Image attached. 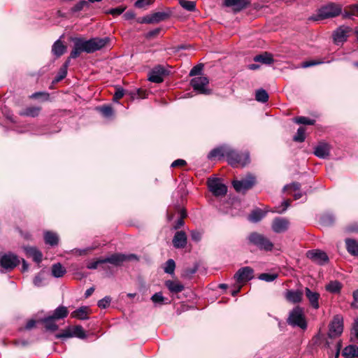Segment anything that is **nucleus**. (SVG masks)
Returning <instances> with one entry per match:
<instances>
[{"label": "nucleus", "mask_w": 358, "mask_h": 358, "mask_svg": "<svg viewBox=\"0 0 358 358\" xmlns=\"http://www.w3.org/2000/svg\"><path fill=\"white\" fill-rule=\"evenodd\" d=\"M73 41L74 44L70 54V58L76 59L83 52L92 53L101 50L109 43L110 38L108 37L92 38L86 41L81 38H75Z\"/></svg>", "instance_id": "1"}, {"label": "nucleus", "mask_w": 358, "mask_h": 358, "mask_svg": "<svg viewBox=\"0 0 358 358\" xmlns=\"http://www.w3.org/2000/svg\"><path fill=\"white\" fill-rule=\"evenodd\" d=\"M247 239L250 245L262 251L271 252L274 248V244L268 237L258 232L250 233Z\"/></svg>", "instance_id": "2"}, {"label": "nucleus", "mask_w": 358, "mask_h": 358, "mask_svg": "<svg viewBox=\"0 0 358 358\" xmlns=\"http://www.w3.org/2000/svg\"><path fill=\"white\" fill-rule=\"evenodd\" d=\"M341 12V8L340 6L334 3H329L320 8L317 13L310 16L308 18V20L319 21L324 19L332 18L339 15Z\"/></svg>", "instance_id": "3"}, {"label": "nucleus", "mask_w": 358, "mask_h": 358, "mask_svg": "<svg viewBox=\"0 0 358 358\" xmlns=\"http://www.w3.org/2000/svg\"><path fill=\"white\" fill-rule=\"evenodd\" d=\"M227 159L233 167L245 166L250 162V155L248 152H239L229 147Z\"/></svg>", "instance_id": "4"}, {"label": "nucleus", "mask_w": 358, "mask_h": 358, "mask_svg": "<svg viewBox=\"0 0 358 358\" xmlns=\"http://www.w3.org/2000/svg\"><path fill=\"white\" fill-rule=\"evenodd\" d=\"M287 322L292 327H299L302 329H306L307 323L303 315V309L299 306L293 308L290 312Z\"/></svg>", "instance_id": "5"}, {"label": "nucleus", "mask_w": 358, "mask_h": 358, "mask_svg": "<svg viewBox=\"0 0 358 358\" xmlns=\"http://www.w3.org/2000/svg\"><path fill=\"white\" fill-rule=\"evenodd\" d=\"M209 80L206 76H198L190 80V85L198 94H210L212 91L208 88Z\"/></svg>", "instance_id": "6"}, {"label": "nucleus", "mask_w": 358, "mask_h": 358, "mask_svg": "<svg viewBox=\"0 0 358 358\" xmlns=\"http://www.w3.org/2000/svg\"><path fill=\"white\" fill-rule=\"evenodd\" d=\"M343 331V317L336 315L334 317L332 321L329 325L328 337L334 338L341 335Z\"/></svg>", "instance_id": "7"}, {"label": "nucleus", "mask_w": 358, "mask_h": 358, "mask_svg": "<svg viewBox=\"0 0 358 358\" xmlns=\"http://www.w3.org/2000/svg\"><path fill=\"white\" fill-rule=\"evenodd\" d=\"M19 259L13 254L0 255V271L3 272L13 269L18 264Z\"/></svg>", "instance_id": "8"}, {"label": "nucleus", "mask_w": 358, "mask_h": 358, "mask_svg": "<svg viewBox=\"0 0 358 358\" xmlns=\"http://www.w3.org/2000/svg\"><path fill=\"white\" fill-rule=\"evenodd\" d=\"M255 184V178L252 175L247 176L246 178L238 180L232 181V185L238 192H244L251 189Z\"/></svg>", "instance_id": "9"}, {"label": "nucleus", "mask_w": 358, "mask_h": 358, "mask_svg": "<svg viewBox=\"0 0 358 358\" xmlns=\"http://www.w3.org/2000/svg\"><path fill=\"white\" fill-rule=\"evenodd\" d=\"M209 190L215 196H224L227 192V186L220 182L219 178H212L208 180Z\"/></svg>", "instance_id": "10"}, {"label": "nucleus", "mask_w": 358, "mask_h": 358, "mask_svg": "<svg viewBox=\"0 0 358 358\" xmlns=\"http://www.w3.org/2000/svg\"><path fill=\"white\" fill-rule=\"evenodd\" d=\"M308 258L320 265H324L329 262V257L326 252L320 250H309L306 253Z\"/></svg>", "instance_id": "11"}, {"label": "nucleus", "mask_w": 358, "mask_h": 358, "mask_svg": "<svg viewBox=\"0 0 358 358\" xmlns=\"http://www.w3.org/2000/svg\"><path fill=\"white\" fill-rule=\"evenodd\" d=\"M290 222L286 217H275L271 224L272 230L276 234L285 232L288 230Z\"/></svg>", "instance_id": "12"}, {"label": "nucleus", "mask_w": 358, "mask_h": 358, "mask_svg": "<svg viewBox=\"0 0 358 358\" xmlns=\"http://www.w3.org/2000/svg\"><path fill=\"white\" fill-rule=\"evenodd\" d=\"M166 70L162 66H157L153 68L148 74V80L152 83H161L164 80Z\"/></svg>", "instance_id": "13"}, {"label": "nucleus", "mask_w": 358, "mask_h": 358, "mask_svg": "<svg viewBox=\"0 0 358 358\" xmlns=\"http://www.w3.org/2000/svg\"><path fill=\"white\" fill-rule=\"evenodd\" d=\"M254 270L250 266L243 267L236 273L234 278L238 282H247L253 278Z\"/></svg>", "instance_id": "14"}, {"label": "nucleus", "mask_w": 358, "mask_h": 358, "mask_svg": "<svg viewBox=\"0 0 358 358\" xmlns=\"http://www.w3.org/2000/svg\"><path fill=\"white\" fill-rule=\"evenodd\" d=\"M351 31L349 27L341 26L338 27L333 34L334 41L336 44L343 43L348 37V34Z\"/></svg>", "instance_id": "15"}, {"label": "nucleus", "mask_w": 358, "mask_h": 358, "mask_svg": "<svg viewBox=\"0 0 358 358\" xmlns=\"http://www.w3.org/2000/svg\"><path fill=\"white\" fill-rule=\"evenodd\" d=\"M250 4L249 0H224V6L233 8L235 13L240 12Z\"/></svg>", "instance_id": "16"}, {"label": "nucleus", "mask_w": 358, "mask_h": 358, "mask_svg": "<svg viewBox=\"0 0 358 358\" xmlns=\"http://www.w3.org/2000/svg\"><path fill=\"white\" fill-rule=\"evenodd\" d=\"M303 292L301 290L288 289L285 294L287 301L292 303H298L302 301Z\"/></svg>", "instance_id": "17"}, {"label": "nucleus", "mask_w": 358, "mask_h": 358, "mask_svg": "<svg viewBox=\"0 0 358 358\" xmlns=\"http://www.w3.org/2000/svg\"><path fill=\"white\" fill-rule=\"evenodd\" d=\"M173 245L176 248H184L187 242V235L185 231H177L173 238Z\"/></svg>", "instance_id": "18"}, {"label": "nucleus", "mask_w": 358, "mask_h": 358, "mask_svg": "<svg viewBox=\"0 0 358 358\" xmlns=\"http://www.w3.org/2000/svg\"><path fill=\"white\" fill-rule=\"evenodd\" d=\"M305 294L306 298L308 299L310 305L312 308L315 309H318L320 307L319 304V299L320 294L317 292L311 291L308 287L305 288Z\"/></svg>", "instance_id": "19"}, {"label": "nucleus", "mask_w": 358, "mask_h": 358, "mask_svg": "<svg viewBox=\"0 0 358 358\" xmlns=\"http://www.w3.org/2000/svg\"><path fill=\"white\" fill-rule=\"evenodd\" d=\"M125 255L122 253H115L109 257L103 259L105 263L111 264L115 266H121L125 262Z\"/></svg>", "instance_id": "20"}, {"label": "nucleus", "mask_w": 358, "mask_h": 358, "mask_svg": "<svg viewBox=\"0 0 358 358\" xmlns=\"http://www.w3.org/2000/svg\"><path fill=\"white\" fill-rule=\"evenodd\" d=\"M169 16L170 14L169 13L157 12L151 15L150 17L144 18L143 22L148 24L158 23L168 19Z\"/></svg>", "instance_id": "21"}, {"label": "nucleus", "mask_w": 358, "mask_h": 358, "mask_svg": "<svg viewBox=\"0 0 358 358\" xmlns=\"http://www.w3.org/2000/svg\"><path fill=\"white\" fill-rule=\"evenodd\" d=\"M329 145L325 143H319L314 150V154L317 157L324 159L329 155Z\"/></svg>", "instance_id": "22"}, {"label": "nucleus", "mask_w": 358, "mask_h": 358, "mask_svg": "<svg viewBox=\"0 0 358 358\" xmlns=\"http://www.w3.org/2000/svg\"><path fill=\"white\" fill-rule=\"evenodd\" d=\"M40 106H29L19 112L20 116L36 117H38L41 111Z\"/></svg>", "instance_id": "23"}, {"label": "nucleus", "mask_w": 358, "mask_h": 358, "mask_svg": "<svg viewBox=\"0 0 358 358\" xmlns=\"http://www.w3.org/2000/svg\"><path fill=\"white\" fill-rule=\"evenodd\" d=\"M229 147L221 146L213 149L208 155V158L212 160L217 157H227Z\"/></svg>", "instance_id": "24"}, {"label": "nucleus", "mask_w": 358, "mask_h": 358, "mask_svg": "<svg viewBox=\"0 0 358 358\" xmlns=\"http://www.w3.org/2000/svg\"><path fill=\"white\" fill-rule=\"evenodd\" d=\"M26 255L29 257H31L36 263H40L42 261L43 255L41 252L34 247L24 248Z\"/></svg>", "instance_id": "25"}, {"label": "nucleus", "mask_w": 358, "mask_h": 358, "mask_svg": "<svg viewBox=\"0 0 358 358\" xmlns=\"http://www.w3.org/2000/svg\"><path fill=\"white\" fill-rule=\"evenodd\" d=\"M89 307L81 306L71 313V317L79 320H87L89 314Z\"/></svg>", "instance_id": "26"}, {"label": "nucleus", "mask_w": 358, "mask_h": 358, "mask_svg": "<svg viewBox=\"0 0 358 358\" xmlns=\"http://www.w3.org/2000/svg\"><path fill=\"white\" fill-rule=\"evenodd\" d=\"M345 244L346 249L350 255L353 256H358V241L351 238H346Z\"/></svg>", "instance_id": "27"}, {"label": "nucleus", "mask_w": 358, "mask_h": 358, "mask_svg": "<svg viewBox=\"0 0 358 358\" xmlns=\"http://www.w3.org/2000/svg\"><path fill=\"white\" fill-rule=\"evenodd\" d=\"M66 50V47L60 40L56 41L52 47V52L57 57H61L65 52Z\"/></svg>", "instance_id": "28"}, {"label": "nucleus", "mask_w": 358, "mask_h": 358, "mask_svg": "<svg viewBox=\"0 0 358 358\" xmlns=\"http://www.w3.org/2000/svg\"><path fill=\"white\" fill-rule=\"evenodd\" d=\"M165 285L169 289V291L173 293L180 292L185 288L184 285L182 283L173 280H167L166 281Z\"/></svg>", "instance_id": "29"}, {"label": "nucleus", "mask_w": 358, "mask_h": 358, "mask_svg": "<svg viewBox=\"0 0 358 358\" xmlns=\"http://www.w3.org/2000/svg\"><path fill=\"white\" fill-rule=\"evenodd\" d=\"M68 314V308L66 306H59L54 310L52 315L50 316L55 320H58L66 317Z\"/></svg>", "instance_id": "30"}, {"label": "nucleus", "mask_w": 358, "mask_h": 358, "mask_svg": "<svg viewBox=\"0 0 358 358\" xmlns=\"http://www.w3.org/2000/svg\"><path fill=\"white\" fill-rule=\"evenodd\" d=\"M55 320L51 316L45 317L40 321L44 324L46 330L55 331L58 329L59 327L55 323Z\"/></svg>", "instance_id": "31"}, {"label": "nucleus", "mask_w": 358, "mask_h": 358, "mask_svg": "<svg viewBox=\"0 0 358 358\" xmlns=\"http://www.w3.org/2000/svg\"><path fill=\"white\" fill-rule=\"evenodd\" d=\"M343 356L345 358H354L358 357V347L354 345H350L345 347L343 350Z\"/></svg>", "instance_id": "32"}, {"label": "nucleus", "mask_w": 358, "mask_h": 358, "mask_svg": "<svg viewBox=\"0 0 358 358\" xmlns=\"http://www.w3.org/2000/svg\"><path fill=\"white\" fill-rule=\"evenodd\" d=\"M44 239L45 243L51 246L57 245L59 241V237L57 234L52 231L45 232Z\"/></svg>", "instance_id": "33"}, {"label": "nucleus", "mask_w": 358, "mask_h": 358, "mask_svg": "<svg viewBox=\"0 0 358 358\" xmlns=\"http://www.w3.org/2000/svg\"><path fill=\"white\" fill-rule=\"evenodd\" d=\"M254 61L262 64H271L273 62V59L271 54L265 52L263 54L256 55L254 57Z\"/></svg>", "instance_id": "34"}, {"label": "nucleus", "mask_w": 358, "mask_h": 358, "mask_svg": "<svg viewBox=\"0 0 358 358\" xmlns=\"http://www.w3.org/2000/svg\"><path fill=\"white\" fill-rule=\"evenodd\" d=\"M320 222L323 226H331L335 222V217L332 213H325L320 217Z\"/></svg>", "instance_id": "35"}, {"label": "nucleus", "mask_w": 358, "mask_h": 358, "mask_svg": "<svg viewBox=\"0 0 358 358\" xmlns=\"http://www.w3.org/2000/svg\"><path fill=\"white\" fill-rule=\"evenodd\" d=\"M342 288V284L338 281H331L329 284L326 285V289L331 293H338L340 292Z\"/></svg>", "instance_id": "36"}, {"label": "nucleus", "mask_w": 358, "mask_h": 358, "mask_svg": "<svg viewBox=\"0 0 358 358\" xmlns=\"http://www.w3.org/2000/svg\"><path fill=\"white\" fill-rule=\"evenodd\" d=\"M66 273V269L59 263L55 264L52 266V274L55 278H61Z\"/></svg>", "instance_id": "37"}, {"label": "nucleus", "mask_w": 358, "mask_h": 358, "mask_svg": "<svg viewBox=\"0 0 358 358\" xmlns=\"http://www.w3.org/2000/svg\"><path fill=\"white\" fill-rule=\"evenodd\" d=\"M268 94L264 89H259L256 91L255 99L261 103H266L268 100Z\"/></svg>", "instance_id": "38"}, {"label": "nucleus", "mask_w": 358, "mask_h": 358, "mask_svg": "<svg viewBox=\"0 0 358 358\" xmlns=\"http://www.w3.org/2000/svg\"><path fill=\"white\" fill-rule=\"evenodd\" d=\"M179 4L187 11L193 12L196 10V2L194 1L179 0Z\"/></svg>", "instance_id": "39"}, {"label": "nucleus", "mask_w": 358, "mask_h": 358, "mask_svg": "<svg viewBox=\"0 0 358 358\" xmlns=\"http://www.w3.org/2000/svg\"><path fill=\"white\" fill-rule=\"evenodd\" d=\"M151 300L152 301V302L154 303L159 304V305H162L164 303L168 304L170 303V301L167 299H165L163 296L162 292H157L155 294H153L151 297Z\"/></svg>", "instance_id": "40"}, {"label": "nucleus", "mask_w": 358, "mask_h": 358, "mask_svg": "<svg viewBox=\"0 0 358 358\" xmlns=\"http://www.w3.org/2000/svg\"><path fill=\"white\" fill-rule=\"evenodd\" d=\"M71 327L73 337H77L79 338H86V334L83 330V328L80 325H76Z\"/></svg>", "instance_id": "41"}, {"label": "nucleus", "mask_w": 358, "mask_h": 358, "mask_svg": "<svg viewBox=\"0 0 358 358\" xmlns=\"http://www.w3.org/2000/svg\"><path fill=\"white\" fill-rule=\"evenodd\" d=\"M265 216V213L260 209L253 210L249 215V220L254 222L260 221Z\"/></svg>", "instance_id": "42"}, {"label": "nucleus", "mask_w": 358, "mask_h": 358, "mask_svg": "<svg viewBox=\"0 0 358 358\" xmlns=\"http://www.w3.org/2000/svg\"><path fill=\"white\" fill-rule=\"evenodd\" d=\"M305 129L302 127L297 130L296 135L293 137V140L296 142H303L305 141Z\"/></svg>", "instance_id": "43"}, {"label": "nucleus", "mask_w": 358, "mask_h": 358, "mask_svg": "<svg viewBox=\"0 0 358 358\" xmlns=\"http://www.w3.org/2000/svg\"><path fill=\"white\" fill-rule=\"evenodd\" d=\"M126 10V6H118L115 8H111L108 10H106L105 13L106 14L112 15L113 16H118L124 13V11Z\"/></svg>", "instance_id": "44"}, {"label": "nucleus", "mask_w": 358, "mask_h": 358, "mask_svg": "<svg viewBox=\"0 0 358 358\" xmlns=\"http://www.w3.org/2000/svg\"><path fill=\"white\" fill-rule=\"evenodd\" d=\"M295 122L297 124L313 125L315 122V120L309 119L306 117L300 116L295 118Z\"/></svg>", "instance_id": "45"}, {"label": "nucleus", "mask_w": 358, "mask_h": 358, "mask_svg": "<svg viewBox=\"0 0 358 358\" xmlns=\"http://www.w3.org/2000/svg\"><path fill=\"white\" fill-rule=\"evenodd\" d=\"M175 268H176L175 262L172 259H170L166 262L165 267H164V271L166 273L172 274L174 272Z\"/></svg>", "instance_id": "46"}, {"label": "nucleus", "mask_w": 358, "mask_h": 358, "mask_svg": "<svg viewBox=\"0 0 358 358\" xmlns=\"http://www.w3.org/2000/svg\"><path fill=\"white\" fill-rule=\"evenodd\" d=\"M277 277H278V275L275 273L271 274V273H262L259 275V279H260L262 280L266 281V282H272L274 280H275L277 278Z\"/></svg>", "instance_id": "47"}, {"label": "nucleus", "mask_w": 358, "mask_h": 358, "mask_svg": "<svg viewBox=\"0 0 358 358\" xmlns=\"http://www.w3.org/2000/svg\"><path fill=\"white\" fill-rule=\"evenodd\" d=\"M57 338H71L73 337L71 327H69L67 329H64L62 333L57 334L55 335Z\"/></svg>", "instance_id": "48"}, {"label": "nucleus", "mask_w": 358, "mask_h": 358, "mask_svg": "<svg viewBox=\"0 0 358 358\" xmlns=\"http://www.w3.org/2000/svg\"><path fill=\"white\" fill-rule=\"evenodd\" d=\"M30 99H38V98H44L45 100H48L50 97L49 93L46 92H36L30 95Z\"/></svg>", "instance_id": "49"}, {"label": "nucleus", "mask_w": 358, "mask_h": 358, "mask_svg": "<svg viewBox=\"0 0 358 358\" xmlns=\"http://www.w3.org/2000/svg\"><path fill=\"white\" fill-rule=\"evenodd\" d=\"M154 1L155 0H137L135 2L134 6L138 8H143L151 5Z\"/></svg>", "instance_id": "50"}, {"label": "nucleus", "mask_w": 358, "mask_h": 358, "mask_svg": "<svg viewBox=\"0 0 358 358\" xmlns=\"http://www.w3.org/2000/svg\"><path fill=\"white\" fill-rule=\"evenodd\" d=\"M111 298L110 296H105L104 298L98 301L97 306L100 308H106L109 306Z\"/></svg>", "instance_id": "51"}, {"label": "nucleus", "mask_w": 358, "mask_h": 358, "mask_svg": "<svg viewBox=\"0 0 358 358\" xmlns=\"http://www.w3.org/2000/svg\"><path fill=\"white\" fill-rule=\"evenodd\" d=\"M203 65L201 64H197L195 66H194L189 72V76H199L201 73V71L203 70Z\"/></svg>", "instance_id": "52"}, {"label": "nucleus", "mask_w": 358, "mask_h": 358, "mask_svg": "<svg viewBox=\"0 0 358 358\" xmlns=\"http://www.w3.org/2000/svg\"><path fill=\"white\" fill-rule=\"evenodd\" d=\"M124 95V90L121 87L116 88V91L113 96V100L117 101L123 97Z\"/></svg>", "instance_id": "53"}, {"label": "nucleus", "mask_w": 358, "mask_h": 358, "mask_svg": "<svg viewBox=\"0 0 358 358\" xmlns=\"http://www.w3.org/2000/svg\"><path fill=\"white\" fill-rule=\"evenodd\" d=\"M104 264L103 259H99L96 261L89 263L87 268L89 269H96L99 264Z\"/></svg>", "instance_id": "54"}, {"label": "nucleus", "mask_w": 358, "mask_h": 358, "mask_svg": "<svg viewBox=\"0 0 358 358\" xmlns=\"http://www.w3.org/2000/svg\"><path fill=\"white\" fill-rule=\"evenodd\" d=\"M323 62L322 61H320V60H313V61H308V62H305L302 64L301 66L303 68H308V67H310V66H315V65H317V64H322Z\"/></svg>", "instance_id": "55"}, {"label": "nucleus", "mask_w": 358, "mask_h": 358, "mask_svg": "<svg viewBox=\"0 0 358 358\" xmlns=\"http://www.w3.org/2000/svg\"><path fill=\"white\" fill-rule=\"evenodd\" d=\"M191 238L194 241L198 242L201 239V233L199 231H192L190 233Z\"/></svg>", "instance_id": "56"}, {"label": "nucleus", "mask_w": 358, "mask_h": 358, "mask_svg": "<svg viewBox=\"0 0 358 358\" xmlns=\"http://www.w3.org/2000/svg\"><path fill=\"white\" fill-rule=\"evenodd\" d=\"M100 111L106 116H110L113 114L112 108L108 106H102Z\"/></svg>", "instance_id": "57"}, {"label": "nucleus", "mask_w": 358, "mask_h": 358, "mask_svg": "<svg viewBox=\"0 0 358 358\" xmlns=\"http://www.w3.org/2000/svg\"><path fill=\"white\" fill-rule=\"evenodd\" d=\"M85 5V1H80L78 3H76L73 7L71 8V11L73 13L78 12L83 8Z\"/></svg>", "instance_id": "58"}, {"label": "nucleus", "mask_w": 358, "mask_h": 358, "mask_svg": "<svg viewBox=\"0 0 358 358\" xmlns=\"http://www.w3.org/2000/svg\"><path fill=\"white\" fill-rule=\"evenodd\" d=\"M43 278L41 276V274H38L35 276L33 282L35 286L41 287L43 285Z\"/></svg>", "instance_id": "59"}, {"label": "nucleus", "mask_w": 358, "mask_h": 358, "mask_svg": "<svg viewBox=\"0 0 358 358\" xmlns=\"http://www.w3.org/2000/svg\"><path fill=\"white\" fill-rule=\"evenodd\" d=\"M187 162L185 160L182 159H178L173 161L171 164V167H178V166H183L186 165Z\"/></svg>", "instance_id": "60"}, {"label": "nucleus", "mask_w": 358, "mask_h": 358, "mask_svg": "<svg viewBox=\"0 0 358 358\" xmlns=\"http://www.w3.org/2000/svg\"><path fill=\"white\" fill-rule=\"evenodd\" d=\"M300 187H301L300 183L296 182H293L290 185H287L285 186L284 190H286L287 189H292L296 191V190H299L300 189Z\"/></svg>", "instance_id": "61"}, {"label": "nucleus", "mask_w": 358, "mask_h": 358, "mask_svg": "<svg viewBox=\"0 0 358 358\" xmlns=\"http://www.w3.org/2000/svg\"><path fill=\"white\" fill-rule=\"evenodd\" d=\"M137 97L140 99H145L148 95V92L146 90L138 89L136 91Z\"/></svg>", "instance_id": "62"}, {"label": "nucleus", "mask_w": 358, "mask_h": 358, "mask_svg": "<svg viewBox=\"0 0 358 358\" xmlns=\"http://www.w3.org/2000/svg\"><path fill=\"white\" fill-rule=\"evenodd\" d=\"M352 296L354 301L352 303V306L358 308V289L353 292Z\"/></svg>", "instance_id": "63"}, {"label": "nucleus", "mask_w": 358, "mask_h": 358, "mask_svg": "<svg viewBox=\"0 0 358 358\" xmlns=\"http://www.w3.org/2000/svg\"><path fill=\"white\" fill-rule=\"evenodd\" d=\"M350 14L358 17V4L352 5L350 7Z\"/></svg>", "instance_id": "64"}]
</instances>
